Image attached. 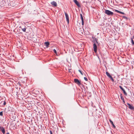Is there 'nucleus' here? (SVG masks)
Here are the masks:
<instances>
[{"label":"nucleus","mask_w":134,"mask_h":134,"mask_svg":"<svg viewBox=\"0 0 134 134\" xmlns=\"http://www.w3.org/2000/svg\"><path fill=\"white\" fill-rule=\"evenodd\" d=\"M84 79L85 81H87L88 80L87 78L86 77H84Z\"/></svg>","instance_id":"nucleus-25"},{"label":"nucleus","mask_w":134,"mask_h":134,"mask_svg":"<svg viewBox=\"0 0 134 134\" xmlns=\"http://www.w3.org/2000/svg\"><path fill=\"white\" fill-rule=\"evenodd\" d=\"M53 51L55 53L57 54V51L55 49H54Z\"/></svg>","instance_id":"nucleus-24"},{"label":"nucleus","mask_w":134,"mask_h":134,"mask_svg":"<svg viewBox=\"0 0 134 134\" xmlns=\"http://www.w3.org/2000/svg\"><path fill=\"white\" fill-rule=\"evenodd\" d=\"M50 134H53L52 132V131H51L50 130Z\"/></svg>","instance_id":"nucleus-27"},{"label":"nucleus","mask_w":134,"mask_h":134,"mask_svg":"<svg viewBox=\"0 0 134 134\" xmlns=\"http://www.w3.org/2000/svg\"><path fill=\"white\" fill-rule=\"evenodd\" d=\"M19 85L21 86H22L21 84L20 83H19Z\"/></svg>","instance_id":"nucleus-28"},{"label":"nucleus","mask_w":134,"mask_h":134,"mask_svg":"<svg viewBox=\"0 0 134 134\" xmlns=\"http://www.w3.org/2000/svg\"><path fill=\"white\" fill-rule=\"evenodd\" d=\"M122 17L124 18V19H126V20H127L129 19V18H127L126 16H122Z\"/></svg>","instance_id":"nucleus-18"},{"label":"nucleus","mask_w":134,"mask_h":134,"mask_svg":"<svg viewBox=\"0 0 134 134\" xmlns=\"http://www.w3.org/2000/svg\"><path fill=\"white\" fill-rule=\"evenodd\" d=\"M109 78H110V79L112 80V81L113 82L114 81V79H113V78H112V77L111 76V77H109Z\"/></svg>","instance_id":"nucleus-20"},{"label":"nucleus","mask_w":134,"mask_h":134,"mask_svg":"<svg viewBox=\"0 0 134 134\" xmlns=\"http://www.w3.org/2000/svg\"><path fill=\"white\" fill-rule=\"evenodd\" d=\"M64 13L65 16V17L66 20V21L67 22V23L68 24H69V19L68 15V14L66 12H65Z\"/></svg>","instance_id":"nucleus-4"},{"label":"nucleus","mask_w":134,"mask_h":134,"mask_svg":"<svg viewBox=\"0 0 134 134\" xmlns=\"http://www.w3.org/2000/svg\"><path fill=\"white\" fill-rule=\"evenodd\" d=\"M92 38L93 39V41H92V42H93L94 43H95V42H96L97 43L99 44L98 42V39H96V38L95 37H92Z\"/></svg>","instance_id":"nucleus-5"},{"label":"nucleus","mask_w":134,"mask_h":134,"mask_svg":"<svg viewBox=\"0 0 134 134\" xmlns=\"http://www.w3.org/2000/svg\"><path fill=\"white\" fill-rule=\"evenodd\" d=\"M109 121L110 122V123L112 125V126L114 128H115L116 127H115V125L114 124L113 122L110 119Z\"/></svg>","instance_id":"nucleus-12"},{"label":"nucleus","mask_w":134,"mask_h":134,"mask_svg":"<svg viewBox=\"0 0 134 134\" xmlns=\"http://www.w3.org/2000/svg\"><path fill=\"white\" fill-rule=\"evenodd\" d=\"M1 103L3 104V105H5L6 104V102L5 101H2L1 102Z\"/></svg>","instance_id":"nucleus-15"},{"label":"nucleus","mask_w":134,"mask_h":134,"mask_svg":"<svg viewBox=\"0 0 134 134\" xmlns=\"http://www.w3.org/2000/svg\"><path fill=\"white\" fill-rule=\"evenodd\" d=\"M119 87H120V88L121 90L122 91L123 90H124V89L121 86H119Z\"/></svg>","instance_id":"nucleus-22"},{"label":"nucleus","mask_w":134,"mask_h":134,"mask_svg":"<svg viewBox=\"0 0 134 134\" xmlns=\"http://www.w3.org/2000/svg\"><path fill=\"white\" fill-rule=\"evenodd\" d=\"M79 71L80 72V73L81 74V75H83V74L82 73V72L80 70H79Z\"/></svg>","instance_id":"nucleus-26"},{"label":"nucleus","mask_w":134,"mask_h":134,"mask_svg":"<svg viewBox=\"0 0 134 134\" xmlns=\"http://www.w3.org/2000/svg\"><path fill=\"white\" fill-rule=\"evenodd\" d=\"M6 134H9V132H8L6 133Z\"/></svg>","instance_id":"nucleus-30"},{"label":"nucleus","mask_w":134,"mask_h":134,"mask_svg":"<svg viewBox=\"0 0 134 134\" xmlns=\"http://www.w3.org/2000/svg\"><path fill=\"white\" fill-rule=\"evenodd\" d=\"M133 37H133H133H132V39H133Z\"/></svg>","instance_id":"nucleus-31"},{"label":"nucleus","mask_w":134,"mask_h":134,"mask_svg":"<svg viewBox=\"0 0 134 134\" xmlns=\"http://www.w3.org/2000/svg\"><path fill=\"white\" fill-rule=\"evenodd\" d=\"M115 11L117 13H120V14H125V13H123V12H120V11H119L117 10H115Z\"/></svg>","instance_id":"nucleus-13"},{"label":"nucleus","mask_w":134,"mask_h":134,"mask_svg":"<svg viewBox=\"0 0 134 134\" xmlns=\"http://www.w3.org/2000/svg\"><path fill=\"white\" fill-rule=\"evenodd\" d=\"M123 100V102L124 103H125V101L124 100H124Z\"/></svg>","instance_id":"nucleus-29"},{"label":"nucleus","mask_w":134,"mask_h":134,"mask_svg":"<svg viewBox=\"0 0 134 134\" xmlns=\"http://www.w3.org/2000/svg\"><path fill=\"white\" fill-rule=\"evenodd\" d=\"M74 2L76 4V5L79 7H80V4L79 2L77 1V0H73Z\"/></svg>","instance_id":"nucleus-6"},{"label":"nucleus","mask_w":134,"mask_h":134,"mask_svg":"<svg viewBox=\"0 0 134 134\" xmlns=\"http://www.w3.org/2000/svg\"><path fill=\"white\" fill-rule=\"evenodd\" d=\"M0 115L1 116H2L3 115L2 111H1L0 112Z\"/></svg>","instance_id":"nucleus-23"},{"label":"nucleus","mask_w":134,"mask_h":134,"mask_svg":"<svg viewBox=\"0 0 134 134\" xmlns=\"http://www.w3.org/2000/svg\"><path fill=\"white\" fill-rule=\"evenodd\" d=\"M74 82L75 83L79 85H80L81 84V81H79L77 79H74Z\"/></svg>","instance_id":"nucleus-2"},{"label":"nucleus","mask_w":134,"mask_h":134,"mask_svg":"<svg viewBox=\"0 0 134 134\" xmlns=\"http://www.w3.org/2000/svg\"><path fill=\"white\" fill-rule=\"evenodd\" d=\"M0 130L2 132L3 134H4L5 133V130L4 128L3 127L0 126Z\"/></svg>","instance_id":"nucleus-8"},{"label":"nucleus","mask_w":134,"mask_h":134,"mask_svg":"<svg viewBox=\"0 0 134 134\" xmlns=\"http://www.w3.org/2000/svg\"><path fill=\"white\" fill-rule=\"evenodd\" d=\"M105 13L108 15H112L113 14L112 12L109 10L105 9Z\"/></svg>","instance_id":"nucleus-1"},{"label":"nucleus","mask_w":134,"mask_h":134,"mask_svg":"<svg viewBox=\"0 0 134 134\" xmlns=\"http://www.w3.org/2000/svg\"><path fill=\"white\" fill-rule=\"evenodd\" d=\"M106 74L107 75V76L109 78L110 77H111V76L110 75L109 73L107 71L106 72Z\"/></svg>","instance_id":"nucleus-14"},{"label":"nucleus","mask_w":134,"mask_h":134,"mask_svg":"<svg viewBox=\"0 0 134 134\" xmlns=\"http://www.w3.org/2000/svg\"><path fill=\"white\" fill-rule=\"evenodd\" d=\"M51 4L54 6L55 7H56L57 6V4L56 2L54 1H53L51 2Z\"/></svg>","instance_id":"nucleus-9"},{"label":"nucleus","mask_w":134,"mask_h":134,"mask_svg":"<svg viewBox=\"0 0 134 134\" xmlns=\"http://www.w3.org/2000/svg\"><path fill=\"white\" fill-rule=\"evenodd\" d=\"M93 49L95 53H96L97 51V46L95 43H94L93 44Z\"/></svg>","instance_id":"nucleus-3"},{"label":"nucleus","mask_w":134,"mask_h":134,"mask_svg":"<svg viewBox=\"0 0 134 134\" xmlns=\"http://www.w3.org/2000/svg\"><path fill=\"white\" fill-rule=\"evenodd\" d=\"M127 104L129 105V108L130 109L132 110H134V107L131 105L129 103H127Z\"/></svg>","instance_id":"nucleus-7"},{"label":"nucleus","mask_w":134,"mask_h":134,"mask_svg":"<svg viewBox=\"0 0 134 134\" xmlns=\"http://www.w3.org/2000/svg\"><path fill=\"white\" fill-rule=\"evenodd\" d=\"M22 31L24 32H26V29L25 28H23L22 29Z\"/></svg>","instance_id":"nucleus-21"},{"label":"nucleus","mask_w":134,"mask_h":134,"mask_svg":"<svg viewBox=\"0 0 134 134\" xmlns=\"http://www.w3.org/2000/svg\"><path fill=\"white\" fill-rule=\"evenodd\" d=\"M44 44L46 47L48 48L49 47V43L48 42H46L44 43Z\"/></svg>","instance_id":"nucleus-11"},{"label":"nucleus","mask_w":134,"mask_h":134,"mask_svg":"<svg viewBox=\"0 0 134 134\" xmlns=\"http://www.w3.org/2000/svg\"><path fill=\"white\" fill-rule=\"evenodd\" d=\"M80 16H81V20L82 24V25L83 26V25L84 24V22L83 18V16H82V15L81 14H80Z\"/></svg>","instance_id":"nucleus-10"},{"label":"nucleus","mask_w":134,"mask_h":134,"mask_svg":"<svg viewBox=\"0 0 134 134\" xmlns=\"http://www.w3.org/2000/svg\"><path fill=\"white\" fill-rule=\"evenodd\" d=\"M123 93L124 94V95L125 96H127V93L125 91V90L124 89V90H122Z\"/></svg>","instance_id":"nucleus-17"},{"label":"nucleus","mask_w":134,"mask_h":134,"mask_svg":"<svg viewBox=\"0 0 134 134\" xmlns=\"http://www.w3.org/2000/svg\"><path fill=\"white\" fill-rule=\"evenodd\" d=\"M131 42L132 45L134 44V42L132 38H131Z\"/></svg>","instance_id":"nucleus-19"},{"label":"nucleus","mask_w":134,"mask_h":134,"mask_svg":"<svg viewBox=\"0 0 134 134\" xmlns=\"http://www.w3.org/2000/svg\"><path fill=\"white\" fill-rule=\"evenodd\" d=\"M120 97L121 99L122 100H124V98L123 97V96H122V94H120Z\"/></svg>","instance_id":"nucleus-16"}]
</instances>
